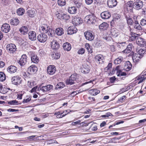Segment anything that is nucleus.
Here are the masks:
<instances>
[{
    "label": "nucleus",
    "instance_id": "f257e3e1",
    "mask_svg": "<svg viewBox=\"0 0 146 146\" xmlns=\"http://www.w3.org/2000/svg\"><path fill=\"white\" fill-rule=\"evenodd\" d=\"M39 30L41 33H48L49 36H52V30L51 29L50 27L46 24H43L39 27Z\"/></svg>",
    "mask_w": 146,
    "mask_h": 146
},
{
    "label": "nucleus",
    "instance_id": "f03ea898",
    "mask_svg": "<svg viewBox=\"0 0 146 146\" xmlns=\"http://www.w3.org/2000/svg\"><path fill=\"white\" fill-rule=\"evenodd\" d=\"M96 17L94 14L88 15L86 16L84 19V21L88 24H94L96 22Z\"/></svg>",
    "mask_w": 146,
    "mask_h": 146
},
{
    "label": "nucleus",
    "instance_id": "7ed1b4c3",
    "mask_svg": "<svg viewBox=\"0 0 146 146\" xmlns=\"http://www.w3.org/2000/svg\"><path fill=\"white\" fill-rule=\"evenodd\" d=\"M6 49L9 53L13 54L16 51V46L14 44H9L7 45Z\"/></svg>",
    "mask_w": 146,
    "mask_h": 146
},
{
    "label": "nucleus",
    "instance_id": "20e7f679",
    "mask_svg": "<svg viewBox=\"0 0 146 146\" xmlns=\"http://www.w3.org/2000/svg\"><path fill=\"white\" fill-rule=\"evenodd\" d=\"M82 19L77 15L73 17L72 22L74 25L77 26L82 24L83 22Z\"/></svg>",
    "mask_w": 146,
    "mask_h": 146
},
{
    "label": "nucleus",
    "instance_id": "39448f33",
    "mask_svg": "<svg viewBox=\"0 0 146 146\" xmlns=\"http://www.w3.org/2000/svg\"><path fill=\"white\" fill-rule=\"evenodd\" d=\"M11 82L13 84L18 85L21 83L22 80L20 76H14L12 78Z\"/></svg>",
    "mask_w": 146,
    "mask_h": 146
},
{
    "label": "nucleus",
    "instance_id": "423d86ee",
    "mask_svg": "<svg viewBox=\"0 0 146 146\" xmlns=\"http://www.w3.org/2000/svg\"><path fill=\"white\" fill-rule=\"evenodd\" d=\"M56 70V66L54 65H50L47 68V72L49 75H53L55 73Z\"/></svg>",
    "mask_w": 146,
    "mask_h": 146
},
{
    "label": "nucleus",
    "instance_id": "0eeeda50",
    "mask_svg": "<svg viewBox=\"0 0 146 146\" xmlns=\"http://www.w3.org/2000/svg\"><path fill=\"white\" fill-rule=\"evenodd\" d=\"M84 34L86 39L89 40L91 41L94 38V36L92 31H88Z\"/></svg>",
    "mask_w": 146,
    "mask_h": 146
},
{
    "label": "nucleus",
    "instance_id": "6e6552de",
    "mask_svg": "<svg viewBox=\"0 0 146 146\" xmlns=\"http://www.w3.org/2000/svg\"><path fill=\"white\" fill-rule=\"evenodd\" d=\"M77 78V76L76 74H72L70 77L69 79L66 80V84H67L70 85L74 84Z\"/></svg>",
    "mask_w": 146,
    "mask_h": 146
},
{
    "label": "nucleus",
    "instance_id": "1a4fd4ad",
    "mask_svg": "<svg viewBox=\"0 0 146 146\" xmlns=\"http://www.w3.org/2000/svg\"><path fill=\"white\" fill-rule=\"evenodd\" d=\"M37 38L40 42L44 43L47 40L48 37L46 35L42 33L38 35Z\"/></svg>",
    "mask_w": 146,
    "mask_h": 146
},
{
    "label": "nucleus",
    "instance_id": "9d476101",
    "mask_svg": "<svg viewBox=\"0 0 146 146\" xmlns=\"http://www.w3.org/2000/svg\"><path fill=\"white\" fill-rule=\"evenodd\" d=\"M143 6V2L140 0H137L133 3V7L137 10L141 9Z\"/></svg>",
    "mask_w": 146,
    "mask_h": 146
},
{
    "label": "nucleus",
    "instance_id": "9b49d317",
    "mask_svg": "<svg viewBox=\"0 0 146 146\" xmlns=\"http://www.w3.org/2000/svg\"><path fill=\"white\" fill-rule=\"evenodd\" d=\"M136 43L141 47H144L146 44V41L143 38L138 37L136 38Z\"/></svg>",
    "mask_w": 146,
    "mask_h": 146
},
{
    "label": "nucleus",
    "instance_id": "f8f14e48",
    "mask_svg": "<svg viewBox=\"0 0 146 146\" xmlns=\"http://www.w3.org/2000/svg\"><path fill=\"white\" fill-rule=\"evenodd\" d=\"M27 62V56L26 54L23 55L20 58L18 63L21 66H24Z\"/></svg>",
    "mask_w": 146,
    "mask_h": 146
},
{
    "label": "nucleus",
    "instance_id": "ddd939ff",
    "mask_svg": "<svg viewBox=\"0 0 146 146\" xmlns=\"http://www.w3.org/2000/svg\"><path fill=\"white\" fill-rule=\"evenodd\" d=\"M10 29L11 28L10 25L7 23L3 24L1 27V31L5 33H8Z\"/></svg>",
    "mask_w": 146,
    "mask_h": 146
},
{
    "label": "nucleus",
    "instance_id": "4468645a",
    "mask_svg": "<svg viewBox=\"0 0 146 146\" xmlns=\"http://www.w3.org/2000/svg\"><path fill=\"white\" fill-rule=\"evenodd\" d=\"M28 37L31 41H35L36 39V33L34 31H30L28 33Z\"/></svg>",
    "mask_w": 146,
    "mask_h": 146
},
{
    "label": "nucleus",
    "instance_id": "2eb2a0df",
    "mask_svg": "<svg viewBox=\"0 0 146 146\" xmlns=\"http://www.w3.org/2000/svg\"><path fill=\"white\" fill-rule=\"evenodd\" d=\"M101 17L103 19H108L111 16L110 12L108 11H105L102 13Z\"/></svg>",
    "mask_w": 146,
    "mask_h": 146
},
{
    "label": "nucleus",
    "instance_id": "dca6fc26",
    "mask_svg": "<svg viewBox=\"0 0 146 146\" xmlns=\"http://www.w3.org/2000/svg\"><path fill=\"white\" fill-rule=\"evenodd\" d=\"M51 47L53 50H57L60 47L59 43L56 40H53L51 42Z\"/></svg>",
    "mask_w": 146,
    "mask_h": 146
},
{
    "label": "nucleus",
    "instance_id": "f3484780",
    "mask_svg": "<svg viewBox=\"0 0 146 146\" xmlns=\"http://www.w3.org/2000/svg\"><path fill=\"white\" fill-rule=\"evenodd\" d=\"M142 58L139 54L135 53L132 56V59L134 62L135 64L138 63Z\"/></svg>",
    "mask_w": 146,
    "mask_h": 146
},
{
    "label": "nucleus",
    "instance_id": "a211bd4d",
    "mask_svg": "<svg viewBox=\"0 0 146 146\" xmlns=\"http://www.w3.org/2000/svg\"><path fill=\"white\" fill-rule=\"evenodd\" d=\"M37 67L35 65H32L28 68V72L29 74H33L37 70Z\"/></svg>",
    "mask_w": 146,
    "mask_h": 146
},
{
    "label": "nucleus",
    "instance_id": "6ab92c4d",
    "mask_svg": "<svg viewBox=\"0 0 146 146\" xmlns=\"http://www.w3.org/2000/svg\"><path fill=\"white\" fill-rule=\"evenodd\" d=\"M77 29L76 27L74 26H70L68 29V34L72 35L77 32Z\"/></svg>",
    "mask_w": 146,
    "mask_h": 146
},
{
    "label": "nucleus",
    "instance_id": "aec40b11",
    "mask_svg": "<svg viewBox=\"0 0 146 146\" xmlns=\"http://www.w3.org/2000/svg\"><path fill=\"white\" fill-rule=\"evenodd\" d=\"M117 4L116 0H108L107 4L110 8H113L116 6Z\"/></svg>",
    "mask_w": 146,
    "mask_h": 146
},
{
    "label": "nucleus",
    "instance_id": "412c9836",
    "mask_svg": "<svg viewBox=\"0 0 146 146\" xmlns=\"http://www.w3.org/2000/svg\"><path fill=\"white\" fill-rule=\"evenodd\" d=\"M132 64L129 61L126 62L123 67V69L126 71L130 70L132 68Z\"/></svg>",
    "mask_w": 146,
    "mask_h": 146
},
{
    "label": "nucleus",
    "instance_id": "4be33fe9",
    "mask_svg": "<svg viewBox=\"0 0 146 146\" xmlns=\"http://www.w3.org/2000/svg\"><path fill=\"white\" fill-rule=\"evenodd\" d=\"M20 21L16 17H13L10 20V24L14 26H17L20 23Z\"/></svg>",
    "mask_w": 146,
    "mask_h": 146
},
{
    "label": "nucleus",
    "instance_id": "5701e85b",
    "mask_svg": "<svg viewBox=\"0 0 146 146\" xmlns=\"http://www.w3.org/2000/svg\"><path fill=\"white\" fill-rule=\"evenodd\" d=\"M19 31L22 35H25L28 33V29L27 27L23 26L20 29Z\"/></svg>",
    "mask_w": 146,
    "mask_h": 146
},
{
    "label": "nucleus",
    "instance_id": "b1692460",
    "mask_svg": "<svg viewBox=\"0 0 146 146\" xmlns=\"http://www.w3.org/2000/svg\"><path fill=\"white\" fill-rule=\"evenodd\" d=\"M17 70V68L15 66L11 65L8 67L7 71L11 74L14 73L16 72Z\"/></svg>",
    "mask_w": 146,
    "mask_h": 146
},
{
    "label": "nucleus",
    "instance_id": "393cba45",
    "mask_svg": "<svg viewBox=\"0 0 146 146\" xmlns=\"http://www.w3.org/2000/svg\"><path fill=\"white\" fill-rule=\"evenodd\" d=\"M109 25L107 23L103 22L99 26V29L100 31H103L106 30L108 28Z\"/></svg>",
    "mask_w": 146,
    "mask_h": 146
},
{
    "label": "nucleus",
    "instance_id": "a878e982",
    "mask_svg": "<svg viewBox=\"0 0 146 146\" xmlns=\"http://www.w3.org/2000/svg\"><path fill=\"white\" fill-rule=\"evenodd\" d=\"M119 66H117L115 68V70L116 71V73L118 76H125L126 75V73L124 72H122L119 69Z\"/></svg>",
    "mask_w": 146,
    "mask_h": 146
},
{
    "label": "nucleus",
    "instance_id": "bb28decb",
    "mask_svg": "<svg viewBox=\"0 0 146 146\" xmlns=\"http://www.w3.org/2000/svg\"><path fill=\"white\" fill-rule=\"evenodd\" d=\"M125 16L128 25H131L133 24V21L129 14H125Z\"/></svg>",
    "mask_w": 146,
    "mask_h": 146
},
{
    "label": "nucleus",
    "instance_id": "cd10ccee",
    "mask_svg": "<svg viewBox=\"0 0 146 146\" xmlns=\"http://www.w3.org/2000/svg\"><path fill=\"white\" fill-rule=\"evenodd\" d=\"M133 47V45L132 44L129 43L128 45H127L125 49L122 51L123 52L125 53H129L132 50Z\"/></svg>",
    "mask_w": 146,
    "mask_h": 146
},
{
    "label": "nucleus",
    "instance_id": "c85d7f7f",
    "mask_svg": "<svg viewBox=\"0 0 146 146\" xmlns=\"http://www.w3.org/2000/svg\"><path fill=\"white\" fill-rule=\"evenodd\" d=\"M130 36L129 37V40L132 41L135 40L136 38H138L137 35V34L131 31V29L130 28Z\"/></svg>",
    "mask_w": 146,
    "mask_h": 146
},
{
    "label": "nucleus",
    "instance_id": "c756f323",
    "mask_svg": "<svg viewBox=\"0 0 146 146\" xmlns=\"http://www.w3.org/2000/svg\"><path fill=\"white\" fill-rule=\"evenodd\" d=\"M77 9L75 6L69 7H68V10L69 13L71 14H75L77 11Z\"/></svg>",
    "mask_w": 146,
    "mask_h": 146
},
{
    "label": "nucleus",
    "instance_id": "7c9ffc66",
    "mask_svg": "<svg viewBox=\"0 0 146 146\" xmlns=\"http://www.w3.org/2000/svg\"><path fill=\"white\" fill-rule=\"evenodd\" d=\"M89 93L93 96H96L100 93V91L96 88L91 89L89 90Z\"/></svg>",
    "mask_w": 146,
    "mask_h": 146
},
{
    "label": "nucleus",
    "instance_id": "2f4dec72",
    "mask_svg": "<svg viewBox=\"0 0 146 146\" xmlns=\"http://www.w3.org/2000/svg\"><path fill=\"white\" fill-rule=\"evenodd\" d=\"M136 80L138 81V84H139L143 82L144 80L146 79V77L142 74H140L137 76L136 78Z\"/></svg>",
    "mask_w": 146,
    "mask_h": 146
},
{
    "label": "nucleus",
    "instance_id": "473e14b6",
    "mask_svg": "<svg viewBox=\"0 0 146 146\" xmlns=\"http://www.w3.org/2000/svg\"><path fill=\"white\" fill-rule=\"evenodd\" d=\"M63 46L64 49L67 51H70L71 48V44L68 42H66L63 44Z\"/></svg>",
    "mask_w": 146,
    "mask_h": 146
},
{
    "label": "nucleus",
    "instance_id": "72a5a7b5",
    "mask_svg": "<svg viewBox=\"0 0 146 146\" xmlns=\"http://www.w3.org/2000/svg\"><path fill=\"white\" fill-rule=\"evenodd\" d=\"M104 57L101 54H98L95 56V61L99 62V63H102L103 62Z\"/></svg>",
    "mask_w": 146,
    "mask_h": 146
},
{
    "label": "nucleus",
    "instance_id": "f704fd0d",
    "mask_svg": "<svg viewBox=\"0 0 146 146\" xmlns=\"http://www.w3.org/2000/svg\"><path fill=\"white\" fill-rule=\"evenodd\" d=\"M64 112L61 111H57L54 113V115L56 116L58 118H62L64 117Z\"/></svg>",
    "mask_w": 146,
    "mask_h": 146
},
{
    "label": "nucleus",
    "instance_id": "c9c22d12",
    "mask_svg": "<svg viewBox=\"0 0 146 146\" xmlns=\"http://www.w3.org/2000/svg\"><path fill=\"white\" fill-rule=\"evenodd\" d=\"M27 14L31 17H33L36 15L35 11L32 9L29 10L27 11Z\"/></svg>",
    "mask_w": 146,
    "mask_h": 146
},
{
    "label": "nucleus",
    "instance_id": "e433bc0d",
    "mask_svg": "<svg viewBox=\"0 0 146 146\" xmlns=\"http://www.w3.org/2000/svg\"><path fill=\"white\" fill-rule=\"evenodd\" d=\"M133 2L132 1H129L127 4L126 5V9L128 11H129H129H130L131 12V11H132V6H133Z\"/></svg>",
    "mask_w": 146,
    "mask_h": 146
},
{
    "label": "nucleus",
    "instance_id": "4c0bfd02",
    "mask_svg": "<svg viewBox=\"0 0 146 146\" xmlns=\"http://www.w3.org/2000/svg\"><path fill=\"white\" fill-rule=\"evenodd\" d=\"M55 32L57 35L61 36L64 34V30L62 28H58L56 29Z\"/></svg>",
    "mask_w": 146,
    "mask_h": 146
},
{
    "label": "nucleus",
    "instance_id": "58836bf2",
    "mask_svg": "<svg viewBox=\"0 0 146 146\" xmlns=\"http://www.w3.org/2000/svg\"><path fill=\"white\" fill-rule=\"evenodd\" d=\"M134 28L138 30H142V28L140 25L138 23V21H135L134 25Z\"/></svg>",
    "mask_w": 146,
    "mask_h": 146
},
{
    "label": "nucleus",
    "instance_id": "ea45409f",
    "mask_svg": "<svg viewBox=\"0 0 146 146\" xmlns=\"http://www.w3.org/2000/svg\"><path fill=\"white\" fill-rule=\"evenodd\" d=\"M31 60L33 62L35 63H37L39 61V58L36 55H33L31 57Z\"/></svg>",
    "mask_w": 146,
    "mask_h": 146
},
{
    "label": "nucleus",
    "instance_id": "a19ab883",
    "mask_svg": "<svg viewBox=\"0 0 146 146\" xmlns=\"http://www.w3.org/2000/svg\"><path fill=\"white\" fill-rule=\"evenodd\" d=\"M85 48L87 50L89 53L91 54L93 52L92 47L90 46V44L88 43H86L85 45Z\"/></svg>",
    "mask_w": 146,
    "mask_h": 146
},
{
    "label": "nucleus",
    "instance_id": "79ce46f5",
    "mask_svg": "<svg viewBox=\"0 0 146 146\" xmlns=\"http://www.w3.org/2000/svg\"><path fill=\"white\" fill-rule=\"evenodd\" d=\"M25 12V10L24 9L21 7L18 9L17 11V13L19 15H23Z\"/></svg>",
    "mask_w": 146,
    "mask_h": 146
},
{
    "label": "nucleus",
    "instance_id": "37998d69",
    "mask_svg": "<svg viewBox=\"0 0 146 146\" xmlns=\"http://www.w3.org/2000/svg\"><path fill=\"white\" fill-rule=\"evenodd\" d=\"M6 75L3 72H0V81L3 82L6 79Z\"/></svg>",
    "mask_w": 146,
    "mask_h": 146
},
{
    "label": "nucleus",
    "instance_id": "c03bdc74",
    "mask_svg": "<svg viewBox=\"0 0 146 146\" xmlns=\"http://www.w3.org/2000/svg\"><path fill=\"white\" fill-rule=\"evenodd\" d=\"M111 36L114 37H117L118 35V33L114 29L111 30Z\"/></svg>",
    "mask_w": 146,
    "mask_h": 146
},
{
    "label": "nucleus",
    "instance_id": "a18cd8bd",
    "mask_svg": "<svg viewBox=\"0 0 146 146\" xmlns=\"http://www.w3.org/2000/svg\"><path fill=\"white\" fill-rule=\"evenodd\" d=\"M123 58L122 57H119L116 59L114 61V63L116 64L120 63L123 60Z\"/></svg>",
    "mask_w": 146,
    "mask_h": 146
},
{
    "label": "nucleus",
    "instance_id": "49530a36",
    "mask_svg": "<svg viewBox=\"0 0 146 146\" xmlns=\"http://www.w3.org/2000/svg\"><path fill=\"white\" fill-rule=\"evenodd\" d=\"M146 52L145 50H143L141 49H140L138 51L137 54H139L141 57L142 58Z\"/></svg>",
    "mask_w": 146,
    "mask_h": 146
},
{
    "label": "nucleus",
    "instance_id": "de8ad7c7",
    "mask_svg": "<svg viewBox=\"0 0 146 146\" xmlns=\"http://www.w3.org/2000/svg\"><path fill=\"white\" fill-rule=\"evenodd\" d=\"M57 2L58 5L61 7L64 6L66 4L65 0H58Z\"/></svg>",
    "mask_w": 146,
    "mask_h": 146
},
{
    "label": "nucleus",
    "instance_id": "09e8293b",
    "mask_svg": "<svg viewBox=\"0 0 146 146\" xmlns=\"http://www.w3.org/2000/svg\"><path fill=\"white\" fill-rule=\"evenodd\" d=\"M26 97L27 98L24 99L23 101V104L28 103L31 100V96H27Z\"/></svg>",
    "mask_w": 146,
    "mask_h": 146
},
{
    "label": "nucleus",
    "instance_id": "8fccbe9b",
    "mask_svg": "<svg viewBox=\"0 0 146 146\" xmlns=\"http://www.w3.org/2000/svg\"><path fill=\"white\" fill-rule=\"evenodd\" d=\"M127 46V44L125 42H124L120 43L119 45V48L121 49H125L126 47Z\"/></svg>",
    "mask_w": 146,
    "mask_h": 146
},
{
    "label": "nucleus",
    "instance_id": "3c124183",
    "mask_svg": "<svg viewBox=\"0 0 146 146\" xmlns=\"http://www.w3.org/2000/svg\"><path fill=\"white\" fill-rule=\"evenodd\" d=\"M8 104L11 105L18 104V102L16 100L8 101Z\"/></svg>",
    "mask_w": 146,
    "mask_h": 146
},
{
    "label": "nucleus",
    "instance_id": "603ef678",
    "mask_svg": "<svg viewBox=\"0 0 146 146\" xmlns=\"http://www.w3.org/2000/svg\"><path fill=\"white\" fill-rule=\"evenodd\" d=\"M70 18V16L69 15L67 14H63L62 18V20L67 21Z\"/></svg>",
    "mask_w": 146,
    "mask_h": 146
},
{
    "label": "nucleus",
    "instance_id": "864d4df0",
    "mask_svg": "<svg viewBox=\"0 0 146 146\" xmlns=\"http://www.w3.org/2000/svg\"><path fill=\"white\" fill-rule=\"evenodd\" d=\"M60 54L58 52H56L53 54L52 57L55 59H57L60 57Z\"/></svg>",
    "mask_w": 146,
    "mask_h": 146
},
{
    "label": "nucleus",
    "instance_id": "5fc2aeb1",
    "mask_svg": "<svg viewBox=\"0 0 146 146\" xmlns=\"http://www.w3.org/2000/svg\"><path fill=\"white\" fill-rule=\"evenodd\" d=\"M124 123V121H121L117 122L116 123H114L113 124L110 125L109 127V129H110L111 127H113L114 126H115L116 125H119L120 123Z\"/></svg>",
    "mask_w": 146,
    "mask_h": 146
},
{
    "label": "nucleus",
    "instance_id": "6e6d98bb",
    "mask_svg": "<svg viewBox=\"0 0 146 146\" xmlns=\"http://www.w3.org/2000/svg\"><path fill=\"white\" fill-rule=\"evenodd\" d=\"M88 101L89 102L94 103L95 102L96 100L95 98L90 97L88 98Z\"/></svg>",
    "mask_w": 146,
    "mask_h": 146
},
{
    "label": "nucleus",
    "instance_id": "4d7b16f0",
    "mask_svg": "<svg viewBox=\"0 0 146 146\" xmlns=\"http://www.w3.org/2000/svg\"><path fill=\"white\" fill-rule=\"evenodd\" d=\"M85 49L84 48H81L78 49V53L79 54H83L85 53Z\"/></svg>",
    "mask_w": 146,
    "mask_h": 146
},
{
    "label": "nucleus",
    "instance_id": "13d9d810",
    "mask_svg": "<svg viewBox=\"0 0 146 146\" xmlns=\"http://www.w3.org/2000/svg\"><path fill=\"white\" fill-rule=\"evenodd\" d=\"M140 24L142 26H144L146 25V17H144L141 20Z\"/></svg>",
    "mask_w": 146,
    "mask_h": 146
},
{
    "label": "nucleus",
    "instance_id": "bf43d9fd",
    "mask_svg": "<svg viewBox=\"0 0 146 146\" xmlns=\"http://www.w3.org/2000/svg\"><path fill=\"white\" fill-rule=\"evenodd\" d=\"M4 90H6V88H3L2 84H0V92L3 94L5 92H3Z\"/></svg>",
    "mask_w": 146,
    "mask_h": 146
},
{
    "label": "nucleus",
    "instance_id": "052dcab7",
    "mask_svg": "<svg viewBox=\"0 0 146 146\" xmlns=\"http://www.w3.org/2000/svg\"><path fill=\"white\" fill-rule=\"evenodd\" d=\"M4 90H6V88H3L2 84H0V92L3 94L5 92H3Z\"/></svg>",
    "mask_w": 146,
    "mask_h": 146
},
{
    "label": "nucleus",
    "instance_id": "680f3d73",
    "mask_svg": "<svg viewBox=\"0 0 146 146\" xmlns=\"http://www.w3.org/2000/svg\"><path fill=\"white\" fill-rule=\"evenodd\" d=\"M80 121H81L80 120H78L77 121L72 122L71 123V125H72L75 126L77 124H80Z\"/></svg>",
    "mask_w": 146,
    "mask_h": 146
},
{
    "label": "nucleus",
    "instance_id": "e2e57ef3",
    "mask_svg": "<svg viewBox=\"0 0 146 146\" xmlns=\"http://www.w3.org/2000/svg\"><path fill=\"white\" fill-rule=\"evenodd\" d=\"M62 15L63 14H62L59 13H58L56 15V17L58 19L61 20L62 19Z\"/></svg>",
    "mask_w": 146,
    "mask_h": 146
},
{
    "label": "nucleus",
    "instance_id": "0e129e2a",
    "mask_svg": "<svg viewBox=\"0 0 146 146\" xmlns=\"http://www.w3.org/2000/svg\"><path fill=\"white\" fill-rule=\"evenodd\" d=\"M45 86L47 91L52 89L53 87V86L52 85H47Z\"/></svg>",
    "mask_w": 146,
    "mask_h": 146
},
{
    "label": "nucleus",
    "instance_id": "69168bd1",
    "mask_svg": "<svg viewBox=\"0 0 146 146\" xmlns=\"http://www.w3.org/2000/svg\"><path fill=\"white\" fill-rule=\"evenodd\" d=\"M116 79V78L115 76H113V77H111L109 79V80L110 81V82L111 83H114L115 82Z\"/></svg>",
    "mask_w": 146,
    "mask_h": 146
},
{
    "label": "nucleus",
    "instance_id": "338daca9",
    "mask_svg": "<svg viewBox=\"0 0 146 146\" xmlns=\"http://www.w3.org/2000/svg\"><path fill=\"white\" fill-rule=\"evenodd\" d=\"M91 128L92 131H96L98 129L97 126L96 125H92L91 126Z\"/></svg>",
    "mask_w": 146,
    "mask_h": 146
},
{
    "label": "nucleus",
    "instance_id": "774afa93",
    "mask_svg": "<svg viewBox=\"0 0 146 146\" xmlns=\"http://www.w3.org/2000/svg\"><path fill=\"white\" fill-rule=\"evenodd\" d=\"M71 112V110L69 109L67 110L62 111V112H64V116H65L66 115H67L68 113Z\"/></svg>",
    "mask_w": 146,
    "mask_h": 146
}]
</instances>
